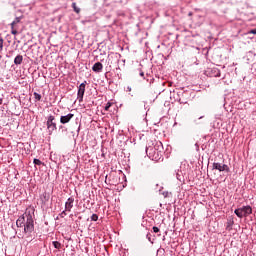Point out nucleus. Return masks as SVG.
<instances>
[{"mask_svg": "<svg viewBox=\"0 0 256 256\" xmlns=\"http://www.w3.org/2000/svg\"><path fill=\"white\" fill-rule=\"evenodd\" d=\"M213 169H217L218 171H226L229 173V166H227V164L221 165L220 163H213Z\"/></svg>", "mask_w": 256, "mask_h": 256, "instance_id": "20e7f679", "label": "nucleus"}, {"mask_svg": "<svg viewBox=\"0 0 256 256\" xmlns=\"http://www.w3.org/2000/svg\"><path fill=\"white\" fill-rule=\"evenodd\" d=\"M234 213L237 215V217H239V219H243V217H245V210L243 207L236 209Z\"/></svg>", "mask_w": 256, "mask_h": 256, "instance_id": "6e6552de", "label": "nucleus"}, {"mask_svg": "<svg viewBox=\"0 0 256 256\" xmlns=\"http://www.w3.org/2000/svg\"><path fill=\"white\" fill-rule=\"evenodd\" d=\"M26 223L24 224V233L27 235L29 233H33L35 231V224L33 221V216L31 214L26 215Z\"/></svg>", "mask_w": 256, "mask_h": 256, "instance_id": "f257e3e1", "label": "nucleus"}, {"mask_svg": "<svg viewBox=\"0 0 256 256\" xmlns=\"http://www.w3.org/2000/svg\"><path fill=\"white\" fill-rule=\"evenodd\" d=\"M73 117H75V115L72 113H69L66 116H61L60 123H62V125H65V124L69 123V121H71Z\"/></svg>", "mask_w": 256, "mask_h": 256, "instance_id": "39448f33", "label": "nucleus"}, {"mask_svg": "<svg viewBox=\"0 0 256 256\" xmlns=\"http://www.w3.org/2000/svg\"><path fill=\"white\" fill-rule=\"evenodd\" d=\"M63 215H67V213H66L65 211H63V212L61 213V217H63Z\"/></svg>", "mask_w": 256, "mask_h": 256, "instance_id": "5701e85b", "label": "nucleus"}, {"mask_svg": "<svg viewBox=\"0 0 256 256\" xmlns=\"http://www.w3.org/2000/svg\"><path fill=\"white\" fill-rule=\"evenodd\" d=\"M0 105H3V98H0Z\"/></svg>", "mask_w": 256, "mask_h": 256, "instance_id": "b1692460", "label": "nucleus"}, {"mask_svg": "<svg viewBox=\"0 0 256 256\" xmlns=\"http://www.w3.org/2000/svg\"><path fill=\"white\" fill-rule=\"evenodd\" d=\"M3 51V38H0V53Z\"/></svg>", "mask_w": 256, "mask_h": 256, "instance_id": "a211bd4d", "label": "nucleus"}, {"mask_svg": "<svg viewBox=\"0 0 256 256\" xmlns=\"http://www.w3.org/2000/svg\"><path fill=\"white\" fill-rule=\"evenodd\" d=\"M216 77H221V72H219V73L216 75Z\"/></svg>", "mask_w": 256, "mask_h": 256, "instance_id": "393cba45", "label": "nucleus"}, {"mask_svg": "<svg viewBox=\"0 0 256 256\" xmlns=\"http://www.w3.org/2000/svg\"><path fill=\"white\" fill-rule=\"evenodd\" d=\"M34 165H43V162H41V160L35 158L33 161Z\"/></svg>", "mask_w": 256, "mask_h": 256, "instance_id": "2eb2a0df", "label": "nucleus"}, {"mask_svg": "<svg viewBox=\"0 0 256 256\" xmlns=\"http://www.w3.org/2000/svg\"><path fill=\"white\" fill-rule=\"evenodd\" d=\"M92 70L95 73H101L103 71V64L101 62H96L93 67Z\"/></svg>", "mask_w": 256, "mask_h": 256, "instance_id": "0eeeda50", "label": "nucleus"}, {"mask_svg": "<svg viewBox=\"0 0 256 256\" xmlns=\"http://www.w3.org/2000/svg\"><path fill=\"white\" fill-rule=\"evenodd\" d=\"M72 7H73L75 13H81V9H79V8L77 7V3H75V2L72 3Z\"/></svg>", "mask_w": 256, "mask_h": 256, "instance_id": "f8f14e48", "label": "nucleus"}, {"mask_svg": "<svg viewBox=\"0 0 256 256\" xmlns=\"http://www.w3.org/2000/svg\"><path fill=\"white\" fill-rule=\"evenodd\" d=\"M54 121H55V116L51 115L48 117L46 125L50 135L53 133V131L57 130V124Z\"/></svg>", "mask_w": 256, "mask_h": 256, "instance_id": "f03ea898", "label": "nucleus"}, {"mask_svg": "<svg viewBox=\"0 0 256 256\" xmlns=\"http://www.w3.org/2000/svg\"><path fill=\"white\" fill-rule=\"evenodd\" d=\"M23 63V56L22 55H17L14 59V64L15 65H21Z\"/></svg>", "mask_w": 256, "mask_h": 256, "instance_id": "9b49d317", "label": "nucleus"}, {"mask_svg": "<svg viewBox=\"0 0 256 256\" xmlns=\"http://www.w3.org/2000/svg\"><path fill=\"white\" fill-rule=\"evenodd\" d=\"M17 227H25V216L19 217L16 221Z\"/></svg>", "mask_w": 256, "mask_h": 256, "instance_id": "1a4fd4ad", "label": "nucleus"}, {"mask_svg": "<svg viewBox=\"0 0 256 256\" xmlns=\"http://www.w3.org/2000/svg\"><path fill=\"white\" fill-rule=\"evenodd\" d=\"M128 91H131V88H130V87H128Z\"/></svg>", "mask_w": 256, "mask_h": 256, "instance_id": "a878e982", "label": "nucleus"}, {"mask_svg": "<svg viewBox=\"0 0 256 256\" xmlns=\"http://www.w3.org/2000/svg\"><path fill=\"white\" fill-rule=\"evenodd\" d=\"M86 83L87 82H83L79 86V89H78V100H79V103L83 102V95H85Z\"/></svg>", "mask_w": 256, "mask_h": 256, "instance_id": "7ed1b4c3", "label": "nucleus"}, {"mask_svg": "<svg viewBox=\"0 0 256 256\" xmlns=\"http://www.w3.org/2000/svg\"><path fill=\"white\" fill-rule=\"evenodd\" d=\"M34 98L36 99V101H41V94L34 92Z\"/></svg>", "mask_w": 256, "mask_h": 256, "instance_id": "ddd939ff", "label": "nucleus"}, {"mask_svg": "<svg viewBox=\"0 0 256 256\" xmlns=\"http://www.w3.org/2000/svg\"><path fill=\"white\" fill-rule=\"evenodd\" d=\"M244 208V215L245 217L251 215V213H253V208H251V206H243Z\"/></svg>", "mask_w": 256, "mask_h": 256, "instance_id": "9d476101", "label": "nucleus"}, {"mask_svg": "<svg viewBox=\"0 0 256 256\" xmlns=\"http://www.w3.org/2000/svg\"><path fill=\"white\" fill-rule=\"evenodd\" d=\"M53 246L55 247V249H61V244L58 241H54Z\"/></svg>", "mask_w": 256, "mask_h": 256, "instance_id": "4468645a", "label": "nucleus"}, {"mask_svg": "<svg viewBox=\"0 0 256 256\" xmlns=\"http://www.w3.org/2000/svg\"><path fill=\"white\" fill-rule=\"evenodd\" d=\"M249 33H251L252 35H256V28H255V29L250 30V32H249Z\"/></svg>", "mask_w": 256, "mask_h": 256, "instance_id": "4be33fe9", "label": "nucleus"}, {"mask_svg": "<svg viewBox=\"0 0 256 256\" xmlns=\"http://www.w3.org/2000/svg\"><path fill=\"white\" fill-rule=\"evenodd\" d=\"M73 203H75V198H68V200L65 203V211H71V209H73Z\"/></svg>", "mask_w": 256, "mask_h": 256, "instance_id": "423d86ee", "label": "nucleus"}, {"mask_svg": "<svg viewBox=\"0 0 256 256\" xmlns=\"http://www.w3.org/2000/svg\"><path fill=\"white\" fill-rule=\"evenodd\" d=\"M17 22L16 21H13L12 23H11V29H15V24H16Z\"/></svg>", "mask_w": 256, "mask_h": 256, "instance_id": "412c9836", "label": "nucleus"}, {"mask_svg": "<svg viewBox=\"0 0 256 256\" xmlns=\"http://www.w3.org/2000/svg\"><path fill=\"white\" fill-rule=\"evenodd\" d=\"M11 33H12V35H17V30H15V28H12V30H11Z\"/></svg>", "mask_w": 256, "mask_h": 256, "instance_id": "aec40b11", "label": "nucleus"}, {"mask_svg": "<svg viewBox=\"0 0 256 256\" xmlns=\"http://www.w3.org/2000/svg\"><path fill=\"white\" fill-rule=\"evenodd\" d=\"M153 231H154V233H159V228L157 226H154Z\"/></svg>", "mask_w": 256, "mask_h": 256, "instance_id": "6ab92c4d", "label": "nucleus"}, {"mask_svg": "<svg viewBox=\"0 0 256 256\" xmlns=\"http://www.w3.org/2000/svg\"><path fill=\"white\" fill-rule=\"evenodd\" d=\"M99 219V216H97V214H93L91 216V221H97Z\"/></svg>", "mask_w": 256, "mask_h": 256, "instance_id": "f3484780", "label": "nucleus"}, {"mask_svg": "<svg viewBox=\"0 0 256 256\" xmlns=\"http://www.w3.org/2000/svg\"><path fill=\"white\" fill-rule=\"evenodd\" d=\"M113 105V103H111V102H108L107 104H106V106H105V111H109V109H111V106Z\"/></svg>", "mask_w": 256, "mask_h": 256, "instance_id": "dca6fc26", "label": "nucleus"}]
</instances>
